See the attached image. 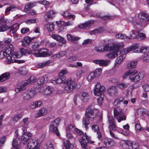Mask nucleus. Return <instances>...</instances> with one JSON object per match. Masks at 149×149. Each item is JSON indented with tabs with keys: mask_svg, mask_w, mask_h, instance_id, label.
I'll return each mask as SVG.
<instances>
[{
	"mask_svg": "<svg viewBox=\"0 0 149 149\" xmlns=\"http://www.w3.org/2000/svg\"><path fill=\"white\" fill-rule=\"evenodd\" d=\"M39 46V44L37 42L33 43L32 45L31 51L29 52V54H32L36 57H45L49 56L53 54L51 52L47 50L46 52L41 51L40 49H38Z\"/></svg>",
	"mask_w": 149,
	"mask_h": 149,
	"instance_id": "obj_1",
	"label": "nucleus"
},
{
	"mask_svg": "<svg viewBox=\"0 0 149 149\" xmlns=\"http://www.w3.org/2000/svg\"><path fill=\"white\" fill-rule=\"evenodd\" d=\"M65 85L63 92L65 93H68L73 91L77 86L76 81L72 79H69L63 81Z\"/></svg>",
	"mask_w": 149,
	"mask_h": 149,
	"instance_id": "obj_2",
	"label": "nucleus"
},
{
	"mask_svg": "<svg viewBox=\"0 0 149 149\" xmlns=\"http://www.w3.org/2000/svg\"><path fill=\"white\" fill-rule=\"evenodd\" d=\"M36 81L37 80L35 79L34 77H31L29 79L27 80L24 83H22L20 85L16 88L15 89V91L16 93L23 91L25 89L27 85L29 84L36 82Z\"/></svg>",
	"mask_w": 149,
	"mask_h": 149,
	"instance_id": "obj_3",
	"label": "nucleus"
},
{
	"mask_svg": "<svg viewBox=\"0 0 149 149\" xmlns=\"http://www.w3.org/2000/svg\"><path fill=\"white\" fill-rule=\"evenodd\" d=\"M114 116L118 123L126 120V117L122 109L118 108H114L113 109Z\"/></svg>",
	"mask_w": 149,
	"mask_h": 149,
	"instance_id": "obj_4",
	"label": "nucleus"
},
{
	"mask_svg": "<svg viewBox=\"0 0 149 149\" xmlns=\"http://www.w3.org/2000/svg\"><path fill=\"white\" fill-rule=\"evenodd\" d=\"M98 111L95 109H92L90 108H88L85 111L86 118H88L89 120H93L96 115L95 113H97Z\"/></svg>",
	"mask_w": 149,
	"mask_h": 149,
	"instance_id": "obj_5",
	"label": "nucleus"
},
{
	"mask_svg": "<svg viewBox=\"0 0 149 149\" xmlns=\"http://www.w3.org/2000/svg\"><path fill=\"white\" fill-rule=\"evenodd\" d=\"M23 133L22 135L21 136L20 142L24 145L26 144L28 141L29 140V138L32 136L31 133L27 132V129H22Z\"/></svg>",
	"mask_w": 149,
	"mask_h": 149,
	"instance_id": "obj_6",
	"label": "nucleus"
},
{
	"mask_svg": "<svg viewBox=\"0 0 149 149\" xmlns=\"http://www.w3.org/2000/svg\"><path fill=\"white\" fill-rule=\"evenodd\" d=\"M15 135L12 141V148L11 149H20L21 147L20 141L18 137V134L17 131L15 132Z\"/></svg>",
	"mask_w": 149,
	"mask_h": 149,
	"instance_id": "obj_7",
	"label": "nucleus"
},
{
	"mask_svg": "<svg viewBox=\"0 0 149 149\" xmlns=\"http://www.w3.org/2000/svg\"><path fill=\"white\" fill-rule=\"evenodd\" d=\"M105 90L104 86H101L99 82H97L95 86L94 90V95H99L100 94H104Z\"/></svg>",
	"mask_w": 149,
	"mask_h": 149,
	"instance_id": "obj_8",
	"label": "nucleus"
},
{
	"mask_svg": "<svg viewBox=\"0 0 149 149\" xmlns=\"http://www.w3.org/2000/svg\"><path fill=\"white\" fill-rule=\"evenodd\" d=\"M79 141L81 143L82 148L84 149H87V143L93 144L95 142L94 141L89 140L88 139V136L86 135H84L81 138L79 139Z\"/></svg>",
	"mask_w": 149,
	"mask_h": 149,
	"instance_id": "obj_9",
	"label": "nucleus"
},
{
	"mask_svg": "<svg viewBox=\"0 0 149 149\" xmlns=\"http://www.w3.org/2000/svg\"><path fill=\"white\" fill-rule=\"evenodd\" d=\"M37 93L34 90H29L24 92L23 95V99L28 100L32 98Z\"/></svg>",
	"mask_w": 149,
	"mask_h": 149,
	"instance_id": "obj_10",
	"label": "nucleus"
},
{
	"mask_svg": "<svg viewBox=\"0 0 149 149\" xmlns=\"http://www.w3.org/2000/svg\"><path fill=\"white\" fill-rule=\"evenodd\" d=\"M141 16L138 19V21L133 20L132 21V24L134 25H141V26L145 27L146 26L147 20L146 17H144L141 16Z\"/></svg>",
	"mask_w": 149,
	"mask_h": 149,
	"instance_id": "obj_11",
	"label": "nucleus"
},
{
	"mask_svg": "<svg viewBox=\"0 0 149 149\" xmlns=\"http://www.w3.org/2000/svg\"><path fill=\"white\" fill-rule=\"evenodd\" d=\"M103 143L105 146L107 148L112 147L116 145L114 141L109 138H104Z\"/></svg>",
	"mask_w": 149,
	"mask_h": 149,
	"instance_id": "obj_12",
	"label": "nucleus"
},
{
	"mask_svg": "<svg viewBox=\"0 0 149 149\" xmlns=\"http://www.w3.org/2000/svg\"><path fill=\"white\" fill-rule=\"evenodd\" d=\"M93 62L100 66L106 67L110 64V61L108 60L96 59L94 60Z\"/></svg>",
	"mask_w": 149,
	"mask_h": 149,
	"instance_id": "obj_13",
	"label": "nucleus"
},
{
	"mask_svg": "<svg viewBox=\"0 0 149 149\" xmlns=\"http://www.w3.org/2000/svg\"><path fill=\"white\" fill-rule=\"evenodd\" d=\"M38 144V141L36 139H30L28 144V149H34L35 147Z\"/></svg>",
	"mask_w": 149,
	"mask_h": 149,
	"instance_id": "obj_14",
	"label": "nucleus"
},
{
	"mask_svg": "<svg viewBox=\"0 0 149 149\" xmlns=\"http://www.w3.org/2000/svg\"><path fill=\"white\" fill-rule=\"evenodd\" d=\"M120 50L114 49L109 52L106 55L109 59H113L120 54Z\"/></svg>",
	"mask_w": 149,
	"mask_h": 149,
	"instance_id": "obj_15",
	"label": "nucleus"
},
{
	"mask_svg": "<svg viewBox=\"0 0 149 149\" xmlns=\"http://www.w3.org/2000/svg\"><path fill=\"white\" fill-rule=\"evenodd\" d=\"M141 47L131 46L130 47L123 49V50L125 53H127L130 51L135 53H140Z\"/></svg>",
	"mask_w": 149,
	"mask_h": 149,
	"instance_id": "obj_16",
	"label": "nucleus"
},
{
	"mask_svg": "<svg viewBox=\"0 0 149 149\" xmlns=\"http://www.w3.org/2000/svg\"><path fill=\"white\" fill-rule=\"evenodd\" d=\"M79 97L83 102H87L90 98L88 93L84 92L80 93L79 94Z\"/></svg>",
	"mask_w": 149,
	"mask_h": 149,
	"instance_id": "obj_17",
	"label": "nucleus"
},
{
	"mask_svg": "<svg viewBox=\"0 0 149 149\" xmlns=\"http://www.w3.org/2000/svg\"><path fill=\"white\" fill-rule=\"evenodd\" d=\"M40 92L44 95H47L51 93L54 90V88L50 86H48L45 88L42 87L40 88Z\"/></svg>",
	"mask_w": 149,
	"mask_h": 149,
	"instance_id": "obj_18",
	"label": "nucleus"
},
{
	"mask_svg": "<svg viewBox=\"0 0 149 149\" xmlns=\"http://www.w3.org/2000/svg\"><path fill=\"white\" fill-rule=\"evenodd\" d=\"M51 36L53 39L58 42H61L62 44H65L66 43V40L59 35L52 34L51 35Z\"/></svg>",
	"mask_w": 149,
	"mask_h": 149,
	"instance_id": "obj_19",
	"label": "nucleus"
},
{
	"mask_svg": "<svg viewBox=\"0 0 149 149\" xmlns=\"http://www.w3.org/2000/svg\"><path fill=\"white\" fill-rule=\"evenodd\" d=\"M108 92L109 95L113 96H116L118 93L116 87L113 86L109 87L108 89Z\"/></svg>",
	"mask_w": 149,
	"mask_h": 149,
	"instance_id": "obj_20",
	"label": "nucleus"
},
{
	"mask_svg": "<svg viewBox=\"0 0 149 149\" xmlns=\"http://www.w3.org/2000/svg\"><path fill=\"white\" fill-rule=\"evenodd\" d=\"M144 73L143 72L139 73L138 75L135 76L134 77L130 78L131 81L133 82H136L142 79L144 77Z\"/></svg>",
	"mask_w": 149,
	"mask_h": 149,
	"instance_id": "obj_21",
	"label": "nucleus"
},
{
	"mask_svg": "<svg viewBox=\"0 0 149 149\" xmlns=\"http://www.w3.org/2000/svg\"><path fill=\"white\" fill-rule=\"evenodd\" d=\"M123 53L118 57L116 60V65L117 66H118L122 63L126 57L125 54L126 53H124L123 50Z\"/></svg>",
	"mask_w": 149,
	"mask_h": 149,
	"instance_id": "obj_22",
	"label": "nucleus"
},
{
	"mask_svg": "<svg viewBox=\"0 0 149 149\" xmlns=\"http://www.w3.org/2000/svg\"><path fill=\"white\" fill-rule=\"evenodd\" d=\"M94 22L93 20H90L88 22L80 24L79 25V27L81 29H85L89 28L90 27V26L93 24Z\"/></svg>",
	"mask_w": 149,
	"mask_h": 149,
	"instance_id": "obj_23",
	"label": "nucleus"
},
{
	"mask_svg": "<svg viewBox=\"0 0 149 149\" xmlns=\"http://www.w3.org/2000/svg\"><path fill=\"white\" fill-rule=\"evenodd\" d=\"M57 126L54 125L53 123H51L49 125V130L52 132L55 133L58 136L60 135L57 128Z\"/></svg>",
	"mask_w": 149,
	"mask_h": 149,
	"instance_id": "obj_24",
	"label": "nucleus"
},
{
	"mask_svg": "<svg viewBox=\"0 0 149 149\" xmlns=\"http://www.w3.org/2000/svg\"><path fill=\"white\" fill-rule=\"evenodd\" d=\"M47 111L44 108H41L35 116L36 118H38L45 115L47 113Z\"/></svg>",
	"mask_w": 149,
	"mask_h": 149,
	"instance_id": "obj_25",
	"label": "nucleus"
},
{
	"mask_svg": "<svg viewBox=\"0 0 149 149\" xmlns=\"http://www.w3.org/2000/svg\"><path fill=\"white\" fill-rule=\"evenodd\" d=\"M56 13L54 11L51 10L47 13L44 16V18L46 21H48L49 18L53 17Z\"/></svg>",
	"mask_w": 149,
	"mask_h": 149,
	"instance_id": "obj_26",
	"label": "nucleus"
},
{
	"mask_svg": "<svg viewBox=\"0 0 149 149\" xmlns=\"http://www.w3.org/2000/svg\"><path fill=\"white\" fill-rule=\"evenodd\" d=\"M48 81V77L45 75L43 77H40L37 81V84L41 85L44 83H46Z\"/></svg>",
	"mask_w": 149,
	"mask_h": 149,
	"instance_id": "obj_27",
	"label": "nucleus"
},
{
	"mask_svg": "<svg viewBox=\"0 0 149 149\" xmlns=\"http://www.w3.org/2000/svg\"><path fill=\"white\" fill-rule=\"evenodd\" d=\"M35 37L31 38L29 37H25L23 40L22 41V45L24 47H26L28 45L29 43Z\"/></svg>",
	"mask_w": 149,
	"mask_h": 149,
	"instance_id": "obj_28",
	"label": "nucleus"
},
{
	"mask_svg": "<svg viewBox=\"0 0 149 149\" xmlns=\"http://www.w3.org/2000/svg\"><path fill=\"white\" fill-rule=\"evenodd\" d=\"M52 63V62L50 60H48L45 62L38 64L36 65V67L38 68H42L48 66Z\"/></svg>",
	"mask_w": 149,
	"mask_h": 149,
	"instance_id": "obj_29",
	"label": "nucleus"
},
{
	"mask_svg": "<svg viewBox=\"0 0 149 149\" xmlns=\"http://www.w3.org/2000/svg\"><path fill=\"white\" fill-rule=\"evenodd\" d=\"M5 50H6L8 54H10L14 50L13 46L11 43H9L7 44H5V46L4 47Z\"/></svg>",
	"mask_w": 149,
	"mask_h": 149,
	"instance_id": "obj_30",
	"label": "nucleus"
},
{
	"mask_svg": "<svg viewBox=\"0 0 149 149\" xmlns=\"http://www.w3.org/2000/svg\"><path fill=\"white\" fill-rule=\"evenodd\" d=\"M67 36L68 40L74 43H76L77 41L80 38L78 37L73 36L70 34H67Z\"/></svg>",
	"mask_w": 149,
	"mask_h": 149,
	"instance_id": "obj_31",
	"label": "nucleus"
},
{
	"mask_svg": "<svg viewBox=\"0 0 149 149\" xmlns=\"http://www.w3.org/2000/svg\"><path fill=\"white\" fill-rule=\"evenodd\" d=\"M123 100L124 98L123 97H118L116 98L113 102L114 105L117 107H119Z\"/></svg>",
	"mask_w": 149,
	"mask_h": 149,
	"instance_id": "obj_32",
	"label": "nucleus"
},
{
	"mask_svg": "<svg viewBox=\"0 0 149 149\" xmlns=\"http://www.w3.org/2000/svg\"><path fill=\"white\" fill-rule=\"evenodd\" d=\"M36 4V2H29L26 4L24 8V10L27 12L29 9L34 7Z\"/></svg>",
	"mask_w": 149,
	"mask_h": 149,
	"instance_id": "obj_33",
	"label": "nucleus"
},
{
	"mask_svg": "<svg viewBox=\"0 0 149 149\" xmlns=\"http://www.w3.org/2000/svg\"><path fill=\"white\" fill-rule=\"evenodd\" d=\"M10 77L9 73L6 72L1 74L0 76V82H2L9 79Z\"/></svg>",
	"mask_w": 149,
	"mask_h": 149,
	"instance_id": "obj_34",
	"label": "nucleus"
},
{
	"mask_svg": "<svg viewBox=\"0 0 149 149\" xmlns=\"http://www.w3.org/2000/svg\"><path fill=\"white\" fill-rule=\"evenodd\" d=\"M116 37V38L122 40H126L127 39H130L132 38V36H131L130 37H127L125 35L122 34L121 33H118L117 34Z\"/></svg>",
	"mask_w": 149,
	"mask_h": 149,
	"instance_id": "obj_35",
	"label": "nucleus"
},
{
	"mask_svg": "<svg viewBox=\"0 0 149 149\" xmlns=\"http://www.w3.org/2000/svg\"><path fill=\"white\" fill-rule=\"evenodd\" d=\"M63 145L65 148V149H71L73 147V145L71 144L69 140H65L63 142Z\"/></svg>",
	"mask_w": 149,
	"mask_h": 149,
	"instance_id": "obj_36",
	"label": "nucleus"
},
{
	"mask_svg": "<svg viewBox=\"0 0 149 149\" xmlns=\"http://www.w3.org/2000/svg\"><path fill=\"white\" fill-rule=\"evenodd\" d=\"M11 56L14 58H19L22 56V53L21 51H18L16 52L12 53Z\"/></svg>",
	"mask_w": 149,
	"mask_h": 149,
	"instance_id": "obj_37",
	"label": "nucleus"
},
{
	"mask_svg": "<svg viewBox=\"0 0 149 149\" xmlns=\"http://www.w3.org/2000/svg\"><path fill=\"white\" fill-rule=\"evenodd\" d=\"M137 63V61L130 62L127 64V68L128 69L134 68L136 67Z\"/></svg>",
	"mask_w": 149,
	"mask_h": 149,
	"instance_id": "obj_38",
	"label": "nucleus"
},
{
	"mask_svg": "<svg viewBox=\"0 0 149 149\" xmlns=\"http://www.w3.org/2000/svg\"><path fill=\"white\" fill-rule=\"evenodd\" d=\"M102 69L101 68H97L92 71L96 77H98L100 75L102 72Z\"/></svg>",
	"mask_w": 149,
	"mask_h": 149,
	"instance_id": "obj_39",
	"label": "nucleus"
},
{
	"mask_svg": "<svg viewBox=\"0 0 149 149\" xmlns=\"http://www.w3.org/2000/svg\"><path fill=\"white\" fill-rule=\"evenodd\" d=\"M22 117V115L21 113H18L15 115L12 118V120L14 122H16L18 121L21 119Z\"/></svg>",
	"mask_w": 149,
	"mask_h": 149,
	"instance_id": "obj_40",
	"label": "nucleus"
},
{
	"mask_svg": "<svg viewBox=\"0 0 149 149\" xmlns=\"http://www.w3.org/2000/svg\"><path fill=\"white\" fill-rule=\"evenodd\" d=\"M28 118H26L23 119L22 120V121L21 122V124L22 125V127H23L22 129H25V130H26V129L27 127L28 124Z\"/></svg>",
	"mask_w": 149,
	"mask_h": 149,
	"instance_id": "obj_41",
	"label": "nucleus"
},
{
	"mask_svg": "<svg viewBox=\"0 0 149 149\" xmlns=\"http://www.w3.org/2000/svg\"><path fill=\"white\" fill-rule=\"evenodd\" d=\"M19 24H13L10 26V29L12 32L13 31L17 32V31L19 29Z\"/></svg>",
	"mask_w": 149,
	"mask_h": 149,
	"instance_id": "obj_42",
	"label": "nucleus"
},
{
	"mask_svg": "<svg viewBox=\"0 0 149 149\" xmlns=\"http://www.w3.org/2000/svg\"><path fill=\"white\" fill-rule=\"evenodd\" d=\"M89 120L86 118H84L83 120V125L84 126L86 129L88 128V125L89 123Z\"/></svg>",
	"mask_w": 149,
	"mask_h": 149,
	"instance_id": "obj_43",
	"label": "nucleus"
},
{
	"mask_svg": "<svg viewBox=\"0 0 149 149\" xmlns=\"http://www.w3.org/2000/svg\"><path fill=\"white\" fill-rule=\"evenodd\" d=\"M75 128V126L73 124H70L68 125L66 128V131H72L73 132H74Z\"/></svg>",
	"mask_w": 149,
	"mask_h": 149,
	"instance_id": "obj_44",
	"label": "nucleus"
},
{
	"mask_svg": "<svg viewBox=\"0 0 149 149\" xmlns=\"http://www.w3.org/2000/svg\"><path fill=\"white\" fill-rule=\"evenodd\" d=\"M17 9V8L14 5H12L10 7L7 8L5 10V13L7 14V13L10 11H13Z\"/></svg>",
	"mask_w": 149,
	"mask_h": 149,
	"instance_id": "obj_45",
	"label": "nucleus"
},
{
	"mask_svg": "<svg viewBox=\"0 0 149 149\" xmlns=\"http://www.w3.org/2000/svg\"><path fill=\"white\" fill-rule=\"evenodd\" d=\"M136 38L139 39L141 40H143L146 38L145 35L143 33H139L135 36Z\"/></svg>",
	"mask_w": 149,
	"mask_h": 149,
	"instance_id": "obj_46",
	"label": "nucleus"
},
{
	"mask_svg": "<svg viewBox=\"0 0 149 149\" xmlns=\"http://www.w3.org/2000/svg\"><path fill=\"white\" fill-rule=\"evenodd\" d=\"M7 55L6 61L7 63L8 64H10L12 63H13L14 61L12 59L13 57L11 56V53L9 54H7Z\"/></svg>",
	"mask_w": 149,
	"mask_h": 149,
	"instance_id": "obj_47",
	"label": "nucleus"
},
{
	"mask_svg": "<svg viewBox=\"0 0 149 149\" xmlns=\"http://www.w3.org/2000/svg\"><path fill=\"white\" fill-rule=\"evenodd\" d=\"M96 77L93 73L92 72L89 73L87 77V79L88 81L90 82L93 80L94 78Z\"/></svg>",
	"mask_w": 149,
	"mask_h": 149,
	"instance_id": "obj_48",
	"label": "nucleus"
},
{
	"mask_svg": "<svg viewBox=\"0 0 149 149\" xmlns=\"http://www.w3.org/2000/svg\"><path fill=\"white\" fill-rule=\"evenodd\" d=\"M8 54L7 53L6 50H5V48L0 50V58H2Z\"/></svg>",
	"mask_w": 149,
	"mask_h": 149,
	"instance_id": "obj_49",
	"label": "nucleus"
},
{
	"mask_svg": "<svg viewBox=\"0 0 149 149\" xmlns=\"http://www.w3.org/2000/svg\"><path fill=\"white\" fill-rule=\"evenodd\" d=\"M97 96H99V98L97 100V102L99 104H101L104 100V94H102Z\"/></svg>",
	"mask_w": 149,
	"mask_h": 149,
	"instance_id": "obj_50",
	"label": "nucleus"
},
{
	"mask_svg": "<svg viewBox=\"0 0 149 149\" xmlns=\"http://www.w3.org/2000/svg\"><path fill=\"white\" fill-rule=\"evenodd\" d=\"M109 131H115L117 128L115 123L109 125Z\"/></svg>",
	"mask_w": 149,
	"mask_h": 149,
	"instance_id": "obj_51",
	"label": "nucleus"
},
{
	"mask_svg": "<svg viewBox=\"0 0 149 149\" xmlns=\"http://www.w3.org/2000/svg\"><path fill=\"white\" fill-rule=\"evenodd\" d=\"M124 44L122 42L117 43L114 45V47L116 50H119V49L123 47Z\"/></svg>",
	"mask_w": 149,
	"mask_h": 149,
	"instance_id": "obj_52",
	"label": "nucleus"
},
{
	"mask_svg": "<svg viewBox=\"0 0 149 149\" xmlns=\"http://www.w3.org/2000/svg\"><path fill=\"white\" fill-rule=\"evenodd\" d=\"M70 14V10H69L63 12L61 13V15L63 16L64 18L66 19H68V17Z\"/></svg>",
	"mask_w": 149,
	"mask_h": 149,
	"instance_id": "obj_53",
	"label": "nucleus"
},
{
	"mask_svg": "<svg viewBox=\"0 0 149 149\" xmlns=\"http://www.w3.org/2000/svg\"><path fill=\"white\" fill-rule=\"evenodd\" d=\"M46 29L49 32H51L54 30V26L51 24H47L45 25Z\"/></svg>",
	"mask_w": 149,
	"mask_h": 149,
	"instance_id": "obj_54",
	"label": "nucleus"
},
{
	"mask_svg": "<svg viewBox=\"0 0 149 149\" xmlns=\"http://www.w3.org/2000/svg\"><path fill=\"white\" fill-rule=\"evenodd\" d=\"M128 86V84L124 83H120L117 85V87L121 90H123L126 88Z\"/></svg>",
	"mask_w": 149,
	"mask_h": 149,
	"instance_id": "obj_55",
	"label": "nucleus"
},
{
	"mask_svg": "<svg viewBox=\"0 0 149 149\" xmlns=\"http://www.w3.org/2000/svg\"><path fill=\"white\" fill-rule=\"evenodd\" d=\"M92 40L89 39H87L84 40L82 43V45L86 46L90 45L91 43Z\"/></svg>",
	"mask_w": 149,
	"mask_h": 149,
	"instance_id": "obj_56",
	"label": "nucleus"
},
{
	"mask_svg": "<svg viewBox=\"0 0 149 149\" xmlns=\"http://www.w3.org/2000/svg\"><path fill=\"white\" fill-rule=\"evenodd\" d=\"M38 21L36 19H31L26 21L25 22L28 24H31L36 23Z\"/></svg>",
	"mask_w": 149,
	"mask_h": 149,
	"instance_id": "obj_57",
	"label": "nucleus"
},
{
	"mask_svg": "<svg viewBox=\"0 0 149 149\" xmlns=\"http://www.w3.org/2000/svg\"><path fill=\"white\" fill-rule=\"evenodd\" d=\"M141 52L142 53H146L149 52V47H141Z\"/></svg>",
	"mask_w": 149,
	"mask_h": 149,
	"instance_id": "obj_58",
	"label": "nucleus"
},
{
	"mask_svg": "<svg viewBox=\"0 0 149 149\" xmlns=\"http://www.w3.org/2000/svg\"><path fill=\"white\" fill-rule=\"evenodd\" d=\"M8 29V26L6 25H0V32L5 31Z\"/></svg>",
	"mask_w": 149,
	"mask_h": 149,
	"instance_id": "obj_59",
	"label": "nucleus"
},
{
	"mask_svg": "<svg viewBox=\"0 0 149 149\" xmlns=\"http://www.w3.org/2000/svg\"><path fill=\"white\" fill-rule=\"evenodd\" d=\"M45 45L47 47H53L56 45V43L54 42H50L48 41L46 43Z\"/></svg>",
	"mask_w": 149,
	"mask_h": 149,
	"instance_id": "obj_60",
	"label": "nucleus"
},
{
	"mask_svg": "<svg viewBox=\"0 0 149 149\" xmlns=\"http://www.w3.org/2000/svg\"><path fill=\"white\" fill-rule=\"evenodd\" d=\"M102 48V46H99L95 47L94 49L96 52H103V49Z\"/></svg>",
	"mask_w": 149,
	"mask_h": 149,
	"instance_id": "obj_61",
	"label": "nucleus"
},
{
	"mask_svg": "<svg viewBox=\"0 0 149 149\" xmlns=\"http://www.w3.org/2000/svg\"><path fill=\"white\" fill-rule=\"evenodd\" d=\"M133 143L131 141H127V148L126 149H132V145Z\"/></svg>",
	"mask_w": 149,
	"mask_h": 149,
	"instance_id": "obj_62",
	"label": "nucleus"
},
{
	"mask_svg": "<svg viewBox=\"0 0 149 149\" xmlns=\"http://www.w3.org/2000/svg\"><path fill=\"white\" fill-rule=\"evenodd\" d=\"M93 0H86L85 2L87 3H88L87 6H85V9L86 10H88L89 9V7L92 4Z\"/></svg>",
	"mask_w": 149,
	"mask_h": 149,
	"instance_id": "obj_63",
	"label": "nucleus"
},
{
	"mask_svg": "<svg viewBox=\"0 0 149 149\" xmlns=\"http://www.w3.org/2000/svg\"><path fill=\"white\" fill-rule=\"evenodd\" d=\"M143 60L146 62L149 61V54H145L142 56Z\"/></svg>",
	"mask_w": 149,
	"mask_h": 149,
	"instance_id": "obj_64",
	"label": "nucleus"
}]
</instances>
